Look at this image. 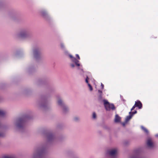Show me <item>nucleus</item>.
Returning a JSON list of instances; mask_svg holds the SVG:
<instances>
[{
	"instance_id": "obj_1",
	"label": "nucleus",
	"mask_w": 158,
	"mask_h": 158,
	"mask_svg": "<svg viewBox=\"0 0 158 158\" xmlns=\"http://www.w3.org/2000/svg\"><path fill=\"white\" fill-rule=\"evenodd\" d=\"M104 105L106 110H114L115 107L114 105L113 104H110L107 100H103Z\"/></svg>"
},
{
	"instance_id": "obj_2",
	"label": "nucleus",
	"mask_w": 158,
	"mask_h": 158,
	"mask_svg": "<svg viewBox=\"0 0 158 158\" xmlns=\"http://www.w3.org/2000/svg\"><path fill=\"white\" fill-rule=\"evenodd\" d=\"M136 107H138L139 109H141L142 107V103L140 101L137 100L135 102V105L131 109V111L133 110Z\"/></svg>"
},
{
	"instance_id": "obj_3",
	"label": "nucleus",
	"mask_w": 158,
	"mask_h": 158,
	"mask_svg": "<svg viewBox=\"0 0 158 158\" xmlns=\"http://www.w3.org/2000/svg\"><path fill=\"white\" fill-rule=\"evenodd\" d=\"M137 112L136 110H135L134 112H130L129 113V115L127 116L126 117V121H129L130 119L132 117L133 115L137 113Z\"/></svg>"
},
{
	"instance_id": "obj_4",
	"label": "nucleus",
	"mask_w": 158,
	"mask_h": 158,
	"mask_svg": "<svg viewBox=\"0 0 158 158\" xmlns=\"http://www.w3.org/2000/svg\"><path fill=\"white\" fill-rule=\"evenodd\" d=\"M117 150L116 149H113L108 151V154L111 156H114L116 154Z\"/></svg>"
},
{
	"instance_id": "obj_5",
	"label": "nucleus",
	"mask_w": 158,
	"mask_h": 158,
	"mask_svg": "<svg viewBox=\"0 0 158 158\" xmlns=\"http://www.w3.org/2000/svg\"><path fill=\"white\" fill-rule=\"evenodd\" d=\"M147 143L148 146L149 148H152L154 146L153 143L150 139H148Z\"/></svg>"
},
{
	"instance_id": "obj_6",
	"label": "nucleus",
	"mask_w": 158,
	"mask_h": 158,
	"mask_svg": "<svg viewBox=\"0 0 158 158\" xmlns=\"http://www.w3.org/2000/svg\"><path fill=\"white\" fill-rule=\"evenodd\" d=\"M23 125V120L21 118H19L18 120V123L17 124V126L19 127H22Z\"/></svg>"
},
{
	"instance_id": "obj_7",
	"label": "nucleus",
	"mask_w": 158,
	"mask_h": 158,
	"mask_svg": "<svg viewBox=\"0 0 158 158\" xmlns=\"http://www.w3.org/2000/svg\"><path fill=\"white\" fill-rule=\"evenodd\" d=\"M121 118L117 114L116 115L115 118V122H119L120 121Z\"/></svg>"
},
{
	"instance_id": "obj_8",
	"label": "nucleus",
	"mask_w": 158,
	"mask_h": 158,
	"mask_svg": "<svg viewBox=\"0 0 158 158\" xmlns=\"http://www.w3.org/2000/svg\"><path fill=\"white\" fill-rule=\"evenodd\" d=\"M72 61L75 62L77 66H79L80 64L78 63L79 61L77 60L76 58H73L72 59Z\"/></svg>"
},
{
	"instance_id": "obj_9",
	"label": "nucleus",
	"mask_w": 158,
	"mask_h": 158,
	"mask_svg": "<svg viewBox=\"0 0 158 158\" xmlns=\"http://www.w3.org/2000/svg\"><path fill=\"white\" fill-rule=\"evenodd\" d=\"M34 54L35 58L37 57V56L39 54V52L37 50H35L34 51Z\"/></svg>"
},
{
	"instance_id": "obj_10",
	"label": "nucleus",
	"mask_w": 158,
	"mask_h": 158,
	"mask_svg": "<svg viewBox=\"0 0 158 158\" xmlns=\"http://www.w3.org/2000/svg\"><path fill=\"white\" fill-rule=\"evenodd\" d=\"M141 128L142 130H143L145 133H146V134L148 133V130L146 128L142 126L141 127Z\"/></svg>"
},
{
	"instance_id": "obj_11",
	"label": "nucleus",
	"mask_w": 158,
	"mask_h": 158,
	"mask_svg": "<svg viewBox=\"0 0 158 158\" xmlns=\"http://www.w3.org/2000/svg\"><path fill=\"white\" fill-rule=\"evenodd\" d=\"M41 14L44 17H45L47 15V13L46 11L44 10L41 11Z\"/></svg>"
},
{
	"instance_id": "obj_12",
	"label": "nucleus",
	"mask_w": 158,
	"mask_h": 158,
	"mask_svg": "<svg viewBox=\"0 0 158 158\" xmlns=\"http://www.w3.org/2000/svg\"><path fill=\"white\" fill-rule=\"evenodd\" d=\"M6 114V113L5 111L0 110V116H4Z\"/></svg>"
},
{
	"instance_id": "obj_13",
	"label": "nucleus",
	"mask_w": 158,
	"mask_h": 158,
	"mask_svg": "<svg viewBox=\"0 0 158 158\" xmlns=\"http://www.w3.org/2000/svg\"><path fill=\"white\" fill-rule=\"evenodd\" d=\"M26 34L25 33H21L19 35V36L21 38H23L26 36Z\"/></svg>"
},
{
	"instance_id": "obj_14",
	"label": "nucleus",
	"mask_w": 158,
	"mask_h": 158,
	"mask_svg": "<svg viewBox=\"0 0 158 158\" xmlns=\"http://www.w3.org/2000/svg\"><path fill=\"white\" fill-rule=\"evenodd\" d=\"M98 100L101 101L102 100V94H99L98 98Z\"/></svg>"
},
{
	"instance_id": "obj_15",
	"label": "nucleus",
	"mask_w": 158,
	"mask_h": 158,
	"mask_svg": "<svg viewBox=\"0 0 158 158\" xmlns=\"http://www.w3.org/2000/svg\"><path fill=\"white\" fill-rule=\"evenodd\" d=\"M58 104L60 106H62L63 105V104L62 103V102L61 101V100L60 99H59L58 100Z\"/></svg>"
},
{
	"instance_id": "obj_16",
	"label": "nucleus",
	"mask_w": 158,
	"mask_h": 158,
	"mask_svg": "<svg viewBox=\"0 0 158 158\" xmlns=\"http://www.w3.org/2000/svg\"><path fill=\"white\" fill-rule=\"evenodd\" d=\"M88 85L89 87L90 90V91L92 90L93 88H92V86H91V85L89 83H88Z\"/></svg>"
},
{
	"instance_id": "obj_17",
	"label": "nucleus",
	"mask_w": 158,
	"mask_h": 158,
	"mask_svg": "<svg viewBox=\"0 0 158 158\" xmlns=\"http://www.w3.org/2000/svg\"><path fill=\"white\" fill-rule=\"evenodd\" d=\"M96 117V114L95 113V112H93V118H95Z\"/></svg>"
},
{
	"instance_id": "obj_18",
	"label": "nucleus",
	"mask_w": 158,
	"mask_h": 158,
	"mask_svg": "<svg viewBox=\"0 0 158 158\" xmlns=\"http://www.w3.org/2000/svg\"><path fill=\"white\" fill-rule=\"evenodd\" d=\"M3 158H15L14 157L7 156H5L3 157Z\"/></svg>"
},
{
	"instance_id": "obj_19",
	"label": "nucleus",
	"mask_w": 158,
	"mask_h": 158,
	"mask_svg": "<svg viewBox=\"0 0 158 158\" xmlns=\"http://www.w3.org/2000/svg\"><path fill=\"white\" fill-rule=\"evenodd\" d=\"M89 78L88 77H87L85 79V82H86L88 84V80Z\"/></svg>"
},
{
	"instance_id": "obj_20",
	"label": "nucleus",
	"mask_w": 158,
	"mask_h": 158,
	"mask_svg": "<svg viewBox=\"0 0 158 158\" xmlns=\"http://www.w3.org/2000/svg\"><path fill=\"white\" fill-rule=\"evenodd\" d=\"M60 46L62 48H64V46L63 44H60Z\"/></svg>"
},
{
	"instance_id": "obj_21",
	"label": "nucleus",
	"mask_w": 158,
	"mask_h": 158,
	"mask_svg": "<svg viewBox=\"0 0 158 158\" xmlns=\"http://www.w3.org/2000/svg\"><path fill=\"white\" fill-rule=\"evenodd\" d=\"M67 110V108L65 107H64L63 108V111L64 112H65L66 110Z\"/></svg>"
},
{
	"instance_id": "obj_22",
	"label": "nucleus",
	"mask_w": 158,
	"mask_h": 158,
	"mask_svg": "<svg viewBox=\"0 0 158 158\" xmlns=\"http://www.w3.org/2000/svg\"><path fill=\"white\" fill-rule=\"evenodd\" d=\"M76 56L78 60L80 59V57L78 54H76Z\"/></svg>"
},
{
	"instance_id": "obj_23",
	"label": "nucleus",
	"mask_w": 158,
	"mask_h": 158,
	"mask_svg": "<svg viewBox=\"0 0 158 158\" xmlns=\"http://www.w3.org/2000/svg\"><path fill=\"white\" fill-rule=\"evenodd\" d=\"M98 92L100 94H102V92L101 90H98Z\"/></svg>"
},
{
	"instance_id": "obj_24",
	"label": "nucleus",
	"mask_w": 158,
	"mask_h": 158,
	"mask_svg": "<svg viewBox=\"0 0 158 158\" xmlns=\"http://www.w3.org/2000/svg\"><path fill=\"white\" fill-rule=\"evenodd\" d=\"M101 86H102V89H103L104 87V85L102 83H101Z\"/></svg>"
},
{
	"instance_id": "obj_25",
	"label": "nucleus",
	"mask_w": 158,
	"mask_h": 158,
	"mask_svg": "<svg viewBox=\"0 0 158 158\" xmlns=\"http://www.w3.org/2000/svg\"><path fill=\"white\" fill-rule=\"evenodd\" d=\"M71 66L72 68H73L75 66V65L73 64H71Z\"/></svg>"
},
{
	"instance_id": "obj_26",
	"label": "nucleus",
	"mask_w": 158,
	"mask_h": 158,
	"mask_svg": "<svg viewBox=\"0 0 158 158\" xmlns=\"http://www.w3.org/2000/svg\"><path fill=\"white\" fill-rule=\"evenodd\" d=\"M69 56L71 58V59L72 60V59L73 58H75L74 57H73V56L71 55H69Z\"/></svg>"
},
{
	"instance_id": "obj_27",
	"label": "nucleus",
	"mask_w": 158,
	"mask_h": 158,
	"mask_svg": "<svg viewBox=\"0 0 158 158\" xmlns=\"http://www.w3.org/2000/svg\"><path fill=\"white\" fill-rule=\"evenodd\" d=\"M74 120L75 121H77L78 120V118L77 117H75L74 118Z\"/></svg>"
},
{
	"instance_id": "obj_28",
	"label": "nucleus",
	"mask_w": 158,
	"mask_h": 158,
	"mask_svg": "<svg viewBox=\"0 0 158 158\" xmlns=\"http://www.w3.org/2000/svg\"><path fill=\"white\" fill-rule=\"evenodd\" d=\"M3 135L0 133V136H3Z\"/></svg>"
},
{
	"instance_id": "obj_29",
	"label": "nucleus",
	"mask_w": 158,
	"mask_h": 158,
	"mask_svg": "<svg viewBox=\"0 0 158 158\" xmlns=\"http://www.w3.org/2000/svg\"><path fill=\"white\" fill-rule=\"evenodd\" d=\"M131 158H136L135 157H134H134H132Z\"/></svg>"
}]
</instances>
